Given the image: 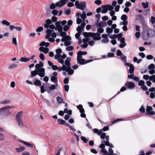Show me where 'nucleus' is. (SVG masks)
I'll return each instance as SVG.
<instances>
[{
  "instance_id": "f03ea898",
  "label": "nucleus",
  "mask_w": 155,
  "mask_h": 155,
  "mask_svg": "<svg viewBox=\"0 0 155 155\" xmlns=\"http://www.w3.org/2000/svg\"><path fill=\"white\" fill-rule=\"evenodd\" d=\"M68 1V0H61L60 1L56 2L55 4L52 3L50 5V8L54 10L56 7L61 8Z\"/></svg>"
},
{
  "instance_id": "79ce46f5",
  "label": "nucleus",
  "mask_w": 155,
  "mask_h": 155,
  "mask_svg": "<svg viewBox=\"0 0 155 155\" xmlns=\"http://www.w3.org/2000/svg\"><path fill=\"white\" fill-rule=\"evenodd\" d=\"M66 49L68 51H71L73 50L74 47L72 46H69L66 47Z\"/></svg>"
},
{
  "instance_id": "4be33fe9",
  "label": "nucleus",
  "mask_w": 155,
  "mask_h": 155,
  "mask_svg": "<svg viewBox=\"0 0 155 155\" xmlns=\"http://www.w3.org/2000/svg\"><path fill=\"white\" fill-rule=\"evenodd\" d=\"M106 25V22L104 21H101L97 25V27H104Z\"/></svg>"
},
{
  "instance_id": "c03bdc74",
  "label": "nucleus",
  "mask_w": 155,
  "mask_h": 155,
  "mask_svg": "<svg viewBox=\"0 0 155 155\" xmlns=\"http://www.w3.org/2000/svg\"><path fill=\"white\" fill-rule=\"evenodd\" d=\"M61 54H55L54 56V58L56 60H58L60 58H61Z\"/></svg>"
},
{
  "instance_id": "f3484780",
  "label": "nucleus",
  "mask_w": 155,
  "mask_h": 155,
  "mask_svg": "<svg viewBox=\"0 0 155 155\" xmlns=\"http://www.w3.org/2000/svg\"><path fill=\"white\" fill-rule=\"evenodd\" d=\"M101 8H102V13H105L107 12L108 9L107 7V6L106 5H104L101 6Z\"/></svg>"
},
{
  "instance_id": "1a4fd4ad",
  "label": "nucleus",
  "mask_w": 155,
  "mask_h": 155,
  "mask_svg": "<svg viewBox=\"0 0 155 155\" xmlns=\"http://www.w3.org/2000/svg\"><path fill=\"white\" fill-rule=\"evenodd\" d=\"M101 34L99 33H92L91 37L93 38V39L94 40H99L101 39V38L100 36Z\"/></svg>"
},
{
  "instance_id": "5701e85b",
  "label": "nucleus",
  "mask_w": 155,
  "mask_h": 155,
  "mask_svg": "<svg viewBox=\"0 0 155 155\" xmlns=\"http://www.w3.org/2000/svg\"><path fill=\"white\" fill-rule=\"evenodd\" d=\"M30 60L29 58L21 57L20 58V60L21 62H26L29 61Z\"/></svg>"
},
{
  "instance_id": "f257e3e1",
  "label": "nucleus",
  "mask_w": 155,
  "mask_h": 155,
  "mask_svg": "<svg viewBox=\"0 0 155 155\" xmlns=\"http://www.w3.org/2000/svg\"><path fill=\"white\" fill-rule=\"evenodd\" d=\"M23 112L20 111L18 112L16 115L15 119L19 127L21 128L25 126V124L22 117V114Z\"/></svg>"
},
{
  "instance_id": "f704fd0d",
  "label": "nucleus",
  "mask_w": 155,
  "mask_h": 155,
  "mask_svg": "<svg viewBox=\"0 0 155 155\" xmlns=\"http://www.w3.org/2000/svg\"><path fill=\"white\" fill-rule=\"evenodd\" d=\"M142 6H143V8H147L148 6V3L147 2H146V3H145L143 2H142Z\"/></svg>"
},
{
  "instance_id": "ddd939ff",
  "label": "nucleus",
  "mask_w": 155,
  "mask_h": 155,
  "mask_svg": "<svg viewBox=\"0 0 155 155\" xmlns=\"http://www.w3.org/2000/svg\"><path fill=\"white\" fill-rule=\"evenodd\" d=\"M135 84L132 82H127L125 85V86H127V88L130 89L133 88L135 87Z\"/></svg>"
},
{
  "instance_id": "6ab92c4d",
  "label": "nucleus",
  "mask_w": 155,
  "mask_h": 155,
  "mask_svg": "<svg viewBox=\"0 0 155 155\" xmlns=\"http://www.w3.org/2000/svg\"><path fill=\"white\" fill-rule=\"evenodd\" d=\"M25 148L24 147H21L15 149V150L18 153L22 152L25 150Z\"/></svg>"
},
{
  "instance_id": "4d7b16f0",
  "label": "nucleus",
  "mask_w": 155,
  "mask_h": 155,
  "mask_svg": "<svg viewBox=\"0 0 155 155\" xmlns=\"http://www.w3.org/2000/svg\"><path fill=\"white\" fill-rule=\"evenodd\" d=\"M83 20L81 18H77V23L78 24H80L82 22Z\"/></svg>"
},
{
  "instance_id": "a211bd4d",
  "label": "nucleus",
  "mask_w": 155,
  "mask_h": 155,
  "mask_svg": "<svg viewBox=\"0 0 155 155\" xmlns=\"http://www.w3.org/2000/svg\"><path fill=\"white\" fill-rule=\"evenodd\" d=\"M51 81L53 82L54 83L57 84L56 86H58V84H57L58 82V78L57 77L51 76Z\"/></svg>"
},
{
  "instance_id": "c756f323",
  "label": "nucleus",
  "mask_w": 155,
  "mask_h": 155,
  "mask_svg": "<svg viewBox=\"0 0 155 155\" xmlns=\"http://www.w3.org/2000/svg\"><path fill=\"white\" fill-rule=\"evenodd\" d=\"M119 56L122 60L124 62H125V63H126V62L127 61L126 57L124 54H122Z\"/></svg>"
},
{
  "instance_id": "4c0bfd02",
  "label": "nucleus",
  "mask_w": 155,
  "mask_h": 155,
  "mask_svg": "<svg viewBox=\"0 0 155 155\" xmlns=\"http://www.w3.org/2000/svg\"><path fill=\"white\" fill-rule=\"evenodd\" d=\"M57 101L59 104H61L62 102L63 99L60 97L58 96L56 98Z\"/></svg>"
},
{
  "instance_id": "cd10ccee",
  "label": "nucleus",
  "mask_w": 155,
  "mask_h": 155,
  "mask_svg": "<svg viewBox=\"0 0 155 155\" xmlns=\"http://www.w3.org/2000/svg\"><path fill=\"white\" fill-rule=\"evenodd\" d=\"M94 132L95 133L97 134L98 135H100L102 133L101 131L100 130V131H99V130L97 128H94Z\"/></svg>"
},
{
  "instance_id": "6e6d98bb",
  "label": "nucleus",
  "mask_w": 155,
  "mask_h": 155,
  "mask_svg": "<svg viewBox=\"0 0 155 155\" xmlns=\"http://www.w3.org/2000/svg\"><path fill=\"white\" fill-rule=\"evenodd\" d=\"M102 1L101 0H97L95 1L94 3L95 4L99 5L101 4Z\"/></svg>"
},
{
  "instance_id": "dca6fc26",
  "label": "nucleus",
  "mask_w": 155,
  "mask_h": 155,
  "mask_svg": "<svg viewBox=\"0 0 155 155\" xmlns=\"http://www.w3.org/2000/svg\"><path fill=\"white\" fill-rule=\"evenodd\" d=\"M4 107H7V109H6V110H4V113L7 115L10 114L11 112L9 111V109L13 107H11V106L9 105H8Z\"/></svg>"
},
{
  "instance_id": "ea45409f",
  "label": "nucleus",
  "mask_w": 155,
  "mask_h": 155,
  "mask_svg": "<svg viewBox=\"0 0 155 155\" xmlns=\"http://www.w3.org/2000/svg\"><path fill=\"white\" fill-rule=\"evenodd\" d=\"M81 140L85 143H87L88 141V140L85 137L81 136Z\"/></svg>"
},
{
  "instance_id": "338daca9",
  "label": "nucleus",
  "mask_w": 155,
  "mask_h": 155,
  "mask_svg": "<svg viewBox=\"0 0 155 155\" xmlns=\"http://www.w3.org/2000/svg\"><path fill=\"white\" fill-rule=\"evenodd\" d=\"M69 82V79L68 77L66 78L64 80V83L65 84H67Z\"/></svg>"
},
{
  "instance_id": "69168bd1",
  "label": "nucleus",
  "mask_w": 155,
  "mask_h": 155,
  "mask_svg": "<svg viewBox=\"0 0 155 155\" xmlns=\"http://www.w3.org/2000/svg\"><path fill=\"white\" fill-rule=\"evenodd\" d=\"M101 41L103 43H107L109 41V39L108 38L103 39Z\"/></svg>"
},
{
  "instance_id": "e433bc0d",
  "label": "nucleus",
  "mask_w": 155,
  "mask_h": 155,
  "mask_svg": "<svg viewBox=\"0 0 155 155\" xmlns=\"http://www.w3.org/2000/svg\"><path fill=\"white\" fill-rule=\"evenodd\" d=\"M127 18V16L125 14L123 15L121 17V20L123 21H126Z\"/></svg>"
},
{
  "instance_id": "f8f14e48",
  "label": "nucleus",
  "mask_w": 155,
  "mask_h": 155,
  "mask_svg": "<svg viewBox=\"0 0 155 155\" xmlns=\"http://www.w3.org/2000/svg\"><path fill=\"white\" fill-rule=\"evenodd\" d=\"M82 56H79L77 55V60L78 63L81 65H84L85 64V59L82 58Z\"/></svg>"
},
{
  "instance_id": "20e7f679",
  "label": "nucleus",
  "mask_w": 155,
  "mask_h": 155,
  "mask_svg": "<svg viewBox=\"0 0 155 155\" xmlns=\"http://www.w3.org/2000/svg\"><path fill=\"white\" fill-rule=\"evenodd\" d=\"M75 5L77 8L83 11L86 8V4L85 2H81L79 3L78 1L77 0L75 2Z\"/></svg>"
},
{
  "instance_id": "49530a36",
  "label": "nucleus",
  "mask_w": 155,
  "mask_h": 155,
  "mask_svg": "<svg viewBox=\"0 0 155 155\" xmlns=\"http://www.w3.org/2000/svg\"><path fill=\"white\" fill-rule=\"evenodd\" d=\"M70 28V27L67 25H65L64 27L63 30L65 31H67Z\"/></svg>"
},
{
  "instance_id": "680f3d73",
  "label": "nucleus",
  "mask_w": 155,
  "mask_h": 155,
  "mask_svg": "<svg viewBox=\"0 0 155 155\" xmlns=\"http://www.w3.org/2000/svg\"><path fill=\"white\" fill-rule=\"evenodd\" d=\"M39 58L40 59L43 61L45 59V56L44 55V54L43 53H41L40 54L39 56Z\"/></svg>"
},
{
  "instance_id": "2eb2a0df",
  "label": "nucleus",
  "mask_w": 155,
  "mask_h": 155,
  "mask_svg": "<svg viewBox=\"0 0 155 155\" xmlns=\"http://www.w3.org/2000/svg\"><path fill=\"white\" fill-rule=\"evenodd\" d=\"M54 32L53 30H51L50 29H47L46 31L47 35L45 36V38L46 39H48L51 36L52 32Z\"/></svg>"
},
{
  "instance_id": "4468645a",
  "label": "nucleus",
  "mask_w": 155,
  "mask_h": 155,
  "mask_svg": "<svg viewBox=\"0 0 155 155\" xmlns=\"http://www.w3.org/2000/svg\"><path fill=\"white\" fill-rule=\"evenodd\" d=\"M59 71H65L68 72H68L69 71L68 69H67V66L64 64H63L62 67H59L57 69Z\"/></svg>"
},
{
  "instance_id": "bb28decb",
  "label": "nucleus",
  "mask_w": 155,
  "mask_h": 155,
  "mask_svg": "<svg viewBox=\"0 0 155 155\" xmlns=\"http://www.w3.org/2000/svg\"><path fill=\"white\" fill-rule=\"evenodd\" d=\"M87 54V52L86 51H79L77 53V55H79V56H82V55H85Z\"/></svg>"
},
{
  "instance_id": "c85d7f7f",
  "label": "nucleus",
  "mask_w": 155,
  "mask_h": 155,
  "mask_svg": "<svg viewBox=\"0 0 155 155\" xmlns=\"http://www.w3.org/2000/svg\"><path fill=\"white\" fill-rule=\"evenodd\" d=\"M34 84L36 86H41V82L38 80H37L34 82Z\"/></svg>"
},
{
  "instance_id": "58836bf2",
  "label": "nucleus",
  "mask_w": 155,
  "mask_h": 155,
  "mask_svg": "<svg viewBox=\"0 0 155 155\" xmlns=\"http://www.w3.org/2000/svg\"><path fill=\"white\" fill-rule=\"evenodd\" d=\"M106 32L108 33H109V34L111 33L113 31V29L111 28H110L109 27L107 28H106Z\"/></svg>"
},
{
  "instance_id": "473e14b6",
  "label": "nucleus",
  "mask_w": 155,
  "mask_h": 155,
  "mask_svg": "<svg viewBox=\"0 0 155 155\" xmlns=\"http://www.w3.org/2000/svg\"><path fill=\"white\" fill-rule=\"evenodd\" d=\"M149 81H152L153 83H155V75H153L151 76L149 78Z\"/></svg>"
},
{
  "instance_id": "7c9ffc66",
  "label": "nucleus",
  "mask_w": 155,
  "mask_h": 155,
  "mask_svg": "<svg viewBox=\"0 0 155 155\" xmlns=\"http://www.w3.org/2000/svg\"><path fill=\"white\" fill-rule=\"evenodd\" d=\"M58 124L61 125L64 124L65 123V121L62 119H58L57 120Z\"/></svg>"
},
{
  "instance_id": "aec40b11",
  "label": "nucleus",
  "mask_w": 155,
  "mask_h": 155,
  "mask_svg": "<svg viewBox=\"0 0 155 155\" xmlns=\"http://www.w3.org/2000/svg\"><path fill=\"white\" fill-rule=\"evenodd\" d=\"M20 141L23 143L28 147H31V148H32L33 147V145L30 143L22 140Z\"/></svg>"
},
{
  "instance_id": "bf43d9fd",
  "label": "nucleus",
  "mask_w": 155,
  "mask_h": 155,
  "mask_svg": "<svg viewBox=\"0 0 155 155\" xmlns=\"http://www.w3.org/2000/svg\"><path fill=\"white\" fill-rule=\"evenodd\" d=\"M10 102V101L8 100H5L1 102L2 104H8Z\"/></svg>"
},
{
  "instance_id": "0e129e2a",
  "label": "nucleus",
  "mask_w": 155,
  "mask_h": 155,
  "mask_svg": "<svg viewBox=\"0 0 155 155\" xmlns=\"http://www.w3.org/2000/svg\"><path fill=\"white\" fill-rule=\"evenodd\" d=\"M141 88L144 91H147L148 89V87L145 85H143L141 86Z\"/></svg>"
},
{
  "instance_id": "412c9836",
  "label": "nucleus",
  "mask_w": 155,
  "mask_h": 155,
  "mask_svg": "<svg viewBox=\"0 0 155 155\" xmlns=\"http://www.w3.org/2000/svg\"><path fill=\"white\" fill-rule=\"evenodd\" d=\"M1 23L3 25H5L6 26H9L10 25V23L6 20H4L1 21Z\"/></svg>"
},
{
  "instance_id": "9d476101",
  "label": "nucleus",
  "mask_w": 155,
  "mask_h": 155,
  "mask_svg": "<svg viewBox=\"0 0 155 155\" xmlns=\"http://www.w3.org/2000/svg\"><path fill=\"white\" fill-rule=\"evenodd\" d=\"M152 110V108L151 107L147 106L146 109V114L151 115H154L155 114V112L153 111Z\"/></svg>"
},
{
  "instance_id": "774afa93",
  "label": "nucleus",
  "mask_w": 155,
  "mask_h": 155,
  "mask_svg": "<svg viewBox=\"0 0 155 155\" xmlns=\"http://www.w3.org/2000/svg\"><path fill=\"white\" fill-rule=\"evenodd\" d=\"M126 45V43H123L120 44L119 46L120 48H123L125 47Z\"/></svg>"
},
{
  "instance_id": "a878e982",
  "label": "nucleus",
  "mask_w": 155,
  "mask_h": 155,
  "mask_svg": "<svg viewBox=\"0 0 155 155\" xmlns=\"http://www.w3.org/2000/svg\"><path fill=\"white\" fill-rule=\"evenodd\" d=\"M100 20V19H97L95 22V25H93L92 26V28H91V29L93 31H95V29L94 28V27L95 26V25H97L99 23V21Z\"/></svg>"
},
{
  "instance_id": "423d86ee",
  "label": "nucleus",
  "mask_w": 155,
  "mask_h": 155,
  "mask_svg": "<svg viewBox=\"0 0 155 155\" xmlns=\"http://www.w3.org/2000/svg\"><path fill=\"white\" fill-rule=\"evenodd\" d=\"M77 109L79 110V111L81 113V117L83 118H85L86 115L85 114V110L83 107V106L81 104H79L77 106Z\"/></svg>"
},
{
  "instance_id": "09e8293b",
  "label": "nucleus",
  "mask_w": 155,
  "mask_h": 155,
  "mask_svg": "<svg viewBox=\"0 0 155 155\" xmlns=\"http://www.w3.org/2000/svg\"><path fill=\"white\" fill-rule=\"evenodd\" d=\"M108 10L110 11H111L114 9V7L111 5H106Z\"/></svg>"
},
{
  "instance_id": "0eeeda50",
  "label": "nucleus",
  "mask_w": 155,
  "mask_h": 155,
  "mask_svg": "<svg viewBox=\"0 0 155 155\" xmlns=\"http://www.w3.org/2000/svg\"><path fill=\"white\" fill-rule=\"evenodd\" d=\"M35 71L37 72L38 75L41 77H43L45 74V69L43 68H41L39 69H35Z\"/></svg>"
},
{
  "instance_id": "b1692460",
  "label": "nucleus",
  "mask_w": 155,
  "mask_h": 155,
  "mask_svg": "<svg viewBox=\"0 0 155 155\" xmlns=\"http://www.w3.org/2000/svg\"><path fill=\"white\" fill-rule=\"evenodd\" d=\"M71 40V37L69 36V35H66V37H63L61 39V41L62 42H64L66 41V40H68L69 41H70Z\"/></svg>"
},
{
  "instance_id": "5fc2aeb1",
  "label": "nucleus",
  "mask_w": 155,
  "mask_h": 155,
  "mask_svg": "<svg viewBox=\"0 0 155 155\" xmlns=\"http://www.w3.org/2000/svg\"><path fill=\"white\" fill-rule=\"evenodd\" d=\"M81 33V31H79L78 32L75 34V36L76 39H78Z\"/></svg>"
},
{
  "instance_id": "603ef678",
  "label": "nucleus",
  "mask_w": 155,
  "mask_h": 155,
  "mask_svg": "<svg viewBox=\"0 0 155 155\" xmlns=\"http://www.w3.org/2000/svg\"><path fill=\"white\" fill-rule=\"evenodd\" d=\"M138 81V84L139 86H142L145 84L144 81L143 80H141L140 81Z\"/></svg>"
},
{
  "instance_id": "a18cd8bd",
  "label": "nucleus",
  "mask_w": 155,
  "mask_h": 155,
  "mask_svg": "<svg viewBox=\"0 0 155 155\" xmlns=\"http://www.w3.org/2000/svg\"><path fill=\"white\" fill-rule=\"evenodd\" d=\"M58 13V11L55 9L53 10L52 12V14L54 15H56Z\"/></svg>"
},
{
  "instance_id": "39448f33",
  "label": "nucleus",
  "mask_w": 155,
  "mask_h": 155,
  "mask_svg": "<svg viewBox=\"0 0 155 155\" xmlns=\"http://www.w3.org/2000/svg\"><path fill=\"white\" fill-rule=\"evenodd\" d=\"M146 35L148 38H152L155 36V32L152 29H149L147 30Z\"/></svg>"
},
{
  "instance_id": "9b49d317",
  "label": "nucleus",
  "mask_w": 155,
  "mask_h": 155,
  "mask_svg": "<svg viewBox=\"0 0 155 155\" xmlns=\"http://www.w3.org/2000/svg\"><path fill=\"white\" fill-rule=\"evenodd\" d=\"M56 27L55 28L56 30H58L59 32H61L62 31L63 27L60 25V22L59 21H56L55 23Z\"/></svg>"
},
{
  "instance_id": "13d9d810",
  "label": "nucleus",
  "mask_w": 155,
  "mask_h": 155,
  "mask_svg": "<svg viewBox=\"0 0 155 155\" xmlns=\"http://www.w3.org/2000/svg\"><path fill=\"white\" fill-rule=\"evenodd\" d=\"M12 43L15 45H17V42L16 38H13L12 39Z\"/></svg>"
},
{
  "instance_id": "a19ab883",
  "label": "nucleus",
  "mask_w": 155,
  "mask_h": 155,
  "mask_svg": "<svg viewBox=\"0 0 155 155\" xmlns=\"http://www.w3.org/2000/svg\"><path fill=\"white\" fill-rule=\"evenodd\" d=\"M71 42L70 41L66 40L64 43V45L65 46H67L71 45Z\"/></svg>"
},
{
  "instance_id": "393cba45",
  "label": "nucleus",
  "mask_w": 155,
  "mask_h": 155,
  "mask_svg": "<svg viewBox=\"0 0 155 155\" xmlns=\"http://www.w3.org/2000/svg\"><path fill=\"white\" fill-rule=\"evenodd\" d=\"M91 32H84L83 33V35L86 38H88L90 37H91Z\"/></svg>"
},
{
  "instance_id": "c9c22d12",
  "label": "nucleus",
  "mask_w": 155,
  "mask_h": 155,
  "mask_svg": "<svg viewBox=\"0 0 155 155\" xmlns=\"http://www.w3.org/2000/svg\"><path fill=\"white\" fill-rule=\"evenodd\" d=\"M18 66V65L16 64H13L11 65L8 67V68L10 69H12L17 67Z\"/></svg>"
},
{
  "instance_id": "6e6552de",
  "label": "nucleus",
  "mask_w": 155,
  "mask_h": 155,
  "mask_svg": "<svg viewBox=\"0 0 155 155\" xmlns=\"http://www.w3.org/2000/svg\"><path fill=\"white\" fill-rule=\"evenodd\" d=\"M125 65L126 66H128L129 67V72L130 74H133L134 71V67L133 64L127 62L125 63Z\"/></svg>"
},
{
  "instance_id": "3c124183",
  "label": "nucleus",
  "mask_w": 155,
  "mask_h": 155,
  "mask_svg": "<svg viewBox=\"0 0 155 155\" xmlns=\"http://www.w3.org/2000/svg\"><path fill=\"white\" fill-rule=\"evenodd\" d=\"M59 32L60 33V35L62 37H66L67 35V33L65 32H63L62 31Z\"/></svg>"
},
{
  "instance_id": "7ed1b4c3",
  "label": "nucleus",
  "mask_w": 155,
  "mask_h": 155,
  "mask_svg": "<svg viewBox=\"0 0 155 155\" xmlns=\"http://www.w3.org/2000/svg\"><path fill=\"white\" fill-rule=\"evenodd\" d=\"M70 60L71 59L70 58L67 57L65 61L64 64L67 66V69H68L69 71L68 72V74L72 75L74 72V71L71 67Z\"/></svg>"
},
{
  "instance_id": "864d4df0",
  "label": "nucleus",
  "mask_w": 155,
  "mask_h": 155,
  "mask_svg": "<svg viewBox=\"0 0 155 155\" xmlns=\"http://www.w3.org/2000/svg\"><path fill=\"white\" fill-rule=\"evenodd\" d=\"M100 135L101 138L102 139H104L106 136V134L105 133H101V134Z\"/></svg>"
},
{
  "instance_id": "37998d69",
  "label": "nucleus",
  "mask_w": 155,
  "mask_h": 155,
  "mask_svg": "<svg viewBox=\"0 0 155 155\" xmlns=\"http://www.w3.org/2000/svg\"><path fill=\"white\" fill-rule=\"evenodd\" d=\"M86 25V23H85V21H82V22L81 23V25L80 26L81 28V29H83Z\"/></svg>"
},
{
  "instance_id": "052dcab7",
  "label": "nucleus",
  "mask_w": 155,
  "mask_h": 155,
  "mask_svg": "<svg viewBox=\"0 0 155 155\" xmlns=\"http://www.w3.org/2000/svg\"><path fill=\"white\" fill-rule=\"evenodd\" d=\"M139 110L140 112L144 113L145 112V108L144 107L143 105H142L139 109Z\"/></svg>"
},
{
  "instance_id": "2f4dec72",
  "label": "nucleus",
  "mask_w": 155,
  "mask_h": 155,
  "mask_svg": "<svg viewBox=\"0 0 155 155\" xmlns=\"http://www.w3.org/2000/svg\"><path fill=\"white\" fill-rule=\"evenodd\" d=\"M7 109V107H3L1 108H0V117L2 116L4 113V110H6Z\"/></svg>"
},
{
  "instance_id": "72a5a7b5",
  "label": "nucleus",
  "mask_w": 155,
  "mask_h": 155,
  "mask_svg": "<svg viewBox=\"0 0 155 155\" xmlns=\"http://www.w3.org/2000/svg\"><path fill=\"white\" fill-rule=\"evenodd\" d=\"M31 77L33 78L35 75L38 74L37 72L35 71V70L34 71H31Z\"/></svg>"
},
{
  "instance_id": "de8ad7c7",
  "label": "nucleus",
  "mask_w": 155,
  "mask_h": 155,
  "mask_svg": "<svg viewBox=\"0 0 155 155\" xmlns=\"http://www.w3.org/2000/svg\"><path fill=\"white\" fill-rule=\"evenodd\" d=\"M97 31L98 32L97 33H99L100 34V33H103L104 31V30L103 28L101 27L97 29Z\"/></svg>"
},
{
  "instance_id": "e2e57ef3",
  "label": "nucleus",
  "mask_w": 155,
  "mask_h": 155,
  "mask_svg": "<svg viewBox=\"0 0 155 155\" xmlns=\"http://www.w3.org/2000/svg\"><path fill=\"white\" fill-rule=\"evenodd\" d=\"M155 22V17L153 16L151 17V22L152 24H154Z\"/></svg>"
},
{
  "instance_id": "8fccbe9b",
  "label": "nucleus",
  "mask_w": 155,
  "mask_h": 155,
  "mask_svg": "<svg viewBox=\"0 0 155 155\" xmlns=\"http://www.w3.org/2000/svg\"><path fill=\"white\" fill-rule=\"evenodd\" d=\"M71 10L70 8H69L65 11L64 13L67 15H68L71 14Z\"/></svg>"
}]
</instances>
